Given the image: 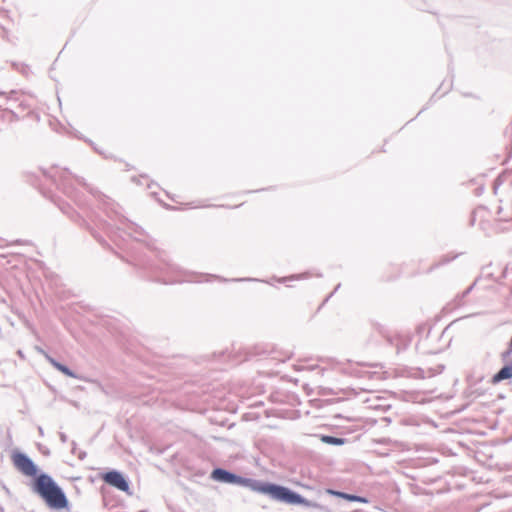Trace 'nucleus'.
Here are the masks:
<instances>
[{"instance_id":"21","label":"nucleus","mask_w":512,"mask_h":512,"mask_svg":"<svg viewBox=\"0 0 512 512\" xmlns=\"http://www.w3.org/2000/svg\"><path fill=\"white\" fill-rule=\"evenodd\" d=\"M18 355H19L20 357H23V353H22V351H21V350H19V351H18Z\"/></svg>"},{"instance_id":"4","label":"nucleus","mask_w":512,"mask_h":512,"mask_svg":"<svg viewBox=\"0 0 512 512\" xmlns=\"http://www.w3.org/2000/svg\"><path fill=\"white\" fill-rule=\"evenodd\" d=\"M11 460L14 467L23 475L32 477L33 480L39 476V468L34 461L24 452L13 451Z\"/></svg>"},{"instance_id":"11","label":"nucleus","mask_w":512,"mask_h":512,"mask_svg":"<svg viewBox=\"0 0 512 512\" xmlns=\"http://www.w3.org/2000/svg\"><path fill=\"white\" fill-rule=\"evenodd\" d=\"M327 493L331 494V495H334V496H337V497H340V498H343V499H345L347 501H351V502L368 503V500L366 498H364V497H360V496H356V495H352V494H347V493H344V492H339V491L328 489Z\"/></svg>"},{"instance_id":"15","label":"nucleus","mask_w":512,"mask_h":512,"mask_svg":"<svg viewBox=\"0 0 512 512\" xmlns=\"http://www.w3.org/2000/svg\"><path fill=\"white\" fill-rule=\"evenodd\" d=\"M59 438H60L62 443H66L67 440H68L67 435L65 433H63V432H59Z\"/></svg>"},{"instance_id":"8","label":"nucleus","mask_w":512,"mask_h":512,"mask_svg":"<svg viewBox=\"0 0 512 512\" xmlns=\"http://www.w3.org/2000/svg\"><path fill=\"white\" fill-rule=\"evenodd\" d=\"M212 479L226 483H240L241 478L221 468L214 469L211 474Z\"/></svg>"},{"instance_id":"22","label":"nucleus","mask_w":512,"mask_h":512,"mask_svg":"<svg viewBox=\"0 0 512 512\" xmlns=\"http://www.w3.org/2000/svg\"><path fill=\"white\" fill-rule=\"evenodd\" d=\"M111 512H125L124 510H115V511H111Z\"/></svg>"},{"instance_id":"17","label":"nucleus","mask_w":512,"mask_h":512,"mask_svg":"<svg viewBox=\"0 0 512 512\" xmlns=\"http://www.w3.org/2000/svg\"><path fill=\"white\" fill-rule=\"evenodd\" d=\"M85 457H86V452L85 451H79L78 458L80 460H83Z\"/></svg>"},{"instance_id":"19","label":"nucleus","mask_w":512,"mask_h":512,"mask_svg":"<svg viewBox=\"0 0 512 512\" xmlns=\"http://www.w3.org/2000/svg\"><path fill=\"white\" fill-rule=\"evenodd\" d=\"M116 254H118V255H119V257H120L123 261H125V262L127 261V260H126V258L124 257V255H123L122 253H118V252H116Z\"/></svg>"},{"instance_id":"5","label":"nucleus","mask_w":512,"mask_h":512,"mask_svg":"<svg viewBox=\"0 0 512 512\" xmlns=\"http://www.w3.org/2000/svg\"><path fill=\"white\" fill-rule=\"evenodd\" d=\"M42 173L45 176L50 177L59 190L69 198L73 199L78 206H81L79 193L68 183V177L66 176L68 173L67 169H63L61 171L57 170L55 174L47 173L45 170H43Z\"/></svg>"},{"instance_id":"20","label":"nucleus","mask_w":512,"mask_h":512,"mask_svg":"<svg viewBox=\"0 0 512 512\" xmlns=\"http://www.w3.org/2000/svg\"><path fill=\"white\" fill-rule=\"evenodd\" d=\"M38 431H39V434L42 436V435H43V429H42V427H38Z\"/></svg>"},{"instance_id":"3","label":"nucleus","mask_w":512,"mask_h":512,"mask_svg":"<svg viewBox=\"0 0 512 512\" xmlns=\"http://www.w3.org/2000/svg\"><path fill=\"white\" fill-rule=\"evenodd\" d=\"M111 222L101 221V226L107 230L110 239L113 243L123 252L125 251L128 241H127V232L125 230V217L117 219L113 216L109 215Z\"/></svg>"},{"instance_id":"10","label":"nucleus","mask_w":512,"mask_h":512,"mask_svg":"<svg viewBox=\"0 0 512 512\" xmlns=\"http://www.w3.org/2000/svg\"><path fill=\"white\" fill-rule=\"evenodd\" d=\"M47 359L54 368H56L58 371H60L64 375L71 377V378H77V375L75 374V372L72 371L67 365L60 363L59 361H57L56 359H54L50 356H47Z\"/></svg>"},{"instance_id":"6","label":"nucleus","mask_w":512,"mask_h":512,"mask_svg":"<svg viewBox=\"0 0 512 512\" xmlns=\"http://www.w3.org/2000/svg\"><path fill=\"white\" fill-rule=\"evenodd\" d=\"M52 201L59 207V209L70 217L74 222L78 223L81 227L88 230L91 235L100 243L104 242L102 236H100L94 228L90 225V223L84 219L79 213H77L67 202L52 198Z\"/></svg>"},{"instance_id":"16","label":"nucleus","mask_w":512,"mask_h":512,"mask_svg":"<svg viewBox=\"0 0 512 512\" xmlns=\"http://www.w3.org/2000/svg\"><path fill=\"white\" fill-rule=\"evenodd\" d=\"M71 445H72L71 452H72L73 454H76V453H77V452H76V450H77V444H76V442H75V441H72Z\"/></svg>"},{"instance_id":"7","label":"nucleus","mask_w":512,"mask_h":512,"mask_svg":"<svg viewBox=\"0 0 512 512\" xmlns=\"http://www.w3.org/2000/svg\"><path fill=\"white\" fill-rule=\"evenodd\" d=\"M101 479L108 485L117 488L120 491L128 493V480L124 475L115 469H111L101 474Z\"/></svg>"},{"instance_id":"18","label":"nucleus","mask_w":512,"mask_h":512,"mask_svg":"<svg viewBox=\"0 0 512 512\" xmlns=\"http://www.w3.org/2000/svg\"><path fill=\"white\" fill-rule=\"evenodd\" d=\"M14 244H28V241L16 240V241L11 243V245H14Z\"/></svg>"},{"instance_id":"14","label":"nucleus","mask_w":512,"mask_h":512,"mask_svg":"<svg viewBox=\"0 0 512 512\" xmlns=\"http://www.w3.org/2000/svg\"><path fill=\"white\" fill-rule=\"evenodd\" d=\"M18 92L15 90H11L9 93L0 91V96H6L8 101H16Z\"/></svg>"},{"instance_id":"9","label":"nucleus","mask_w":512,"mask_h":512,"mask_svg":"<svg viewBox=\"0 0 512 512\" xmlns=\"http://www.w3.org/2000/svg\"><path fill=\"white\" fill-rule=\"evenodd\" d=\"M508 362L510 363L504 366L502 369H500L499 372L493 376L492 382L494 384L512 378V359H509Z\"/></svg>"},{"instance_id":"2","label":"nucleus","mask_w":512,"mask_h":512,"mask_svg":"<svg viewBox=\"0 0 512 512\" xmlns=\"http://www.w3.org/2000/svg\"><path fill=\"white\" fill-rule=\"evenodd\" d=\"M252 489L256 492L269 495L275 500L288 504H300L313 508L319 507L317 503L311 502L303 498L301 495L289 490L288 488L276 484L255 483L252 485Z\"/></svg>"},{"instance_id":"13","label":"nucleus","mask_w":512,"mask_h":512,"mask_svg":"<svg viewBox=\"0 0 512 512\" xmlns=\"http://www.w3.org/2000/svg\"><path fill=\"white\" fill-rule=\"evenodd\" d=\"M321 440L324 443L332 444V445H342V444H344V439L336 438V437H332V436H322Z\"/></svg>"},{"instance_id":"12","label":"nucleus","mask_w":512,"mask_h":512,"mask_svg":"<svg viewBox=\"0 0 512 512\" xmlns=\"http://www.w3.org/2000/svg\"><path fill=\"white\" fill-rule=\"evenodd\" d=\"M74 178L76 179L79 185L83 186L91 194L96 195L98 193V191L94 189L91 185H89L84 178L79 176H74Z\"/></svg>"},{"instance_id":"1","label":"nucleus","mask_w":512,"mask_h":512,"mask_svg":"<svg viewBox=\"0 0 512 512\" xmlns=\"http://www.w3.org/2000/svg\"><path fill=\"white\" fill-rule=\"evenodd\" d=\"M32 490L38 494L51 509L62 510L69 507V501L63 489L45 472H40L39 476L33 480Z\"/></svg>"}]
</instances>
